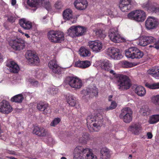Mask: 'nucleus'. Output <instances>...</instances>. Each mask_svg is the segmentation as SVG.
Returning <instances> with one entry per match:
<instances>
[{
  "instance_id": "1",
  "label": "nucleus",
  "mask_w": 159,
  "mask_h": 159,
  "mask_svg": "<svg viewBox=\"0 0 159 159\" xmlns=\"http://www.w3.org/2000/svg\"><path fill=\"white\" fill-rule=\"evenodd\" d=\"M86 120L87 127L91 132H98L103 122V117L99 113L95 116L90 115L88 116Z\"/></svg>"
},
{
  "instance_id": "2",
  "label": "nucleus",
  "mask_w": 159,
  "mask_h": 159,
  "mask_svg": "<svg viewBox=\"0 0 159 159\" xmlns=\"http://www.w3.org/2000/svg\"><path fill=\"white\" fill-rule=\"evenodd\" d=\"M89 148L84 149L82 147L78 146L75 149L74 159H97L96 156L92 152Z\"/></svg>"
},
{
  "instance_id": "3",
  "label": "nucleus",
  "mask_w": 159,
  "mask_h": 159,
  "mask_svg": "<svg viewBox=\"0 0 159 159\" xmlns=\"http://www.w3.org/2000/svg\"><path fill=\"white\" fill-rule=\"evenodd\" d=\"M116 80L120 91L127 90L130 88L131 84L129 77L125 75L118 74L116 75Z\"/></svg>"
},
{
  "instance_id": "4",
  "label": "nucleus",
  "mask_w": 159,
  "mask_h": 159,
  "mask_svg": "<svg viewBox=\"0 0 159 159\" xmlns=\"http://www.w3.org/2000/svg\"><path fill=\"white\" fill-rule=\"evenodd\" d=\"M47 36L49 40L54 43H59L64 38L63 33L59 30H50L48 32Z\"/></svg>"
},
{
  "instance_id": "5",
  "label": "nucleus",
  "mask_w": 159,
  "mask_h": 159,
  "mask_svg": "<svg viewBox=\"0 0 159 159\" xmlns=\"http://www.w3.org/2000/svg\"><path fill=\"white\" fill-rule=\"evenodd\" d=\"M125 56L132 59L142 58L144 55L143 52L136 47H132L125 50Z\"/></svg>"
},
{
  "instance_id": "6",
  "label": "nucleus",
  "mask_w": 159,
  "mask_h": 159,
  "mask_svg": "<svg viewBox=\"0 0 159 159\" xmlns=\"http://www.w3.org/2000/svg\"><path fill=\"white\" fill-rule=\"evenodd\" d=\"M65 82L72 88L75 90L80 89L82 86V81L77 77L73 76H67L66 78Z\"/></svg>"
},
{
  "instance_id": "7",
  "label": "nucleus",
  "mask_w": 159,
  "mask_h": 159,
  "mask_svg": "<svg viewBox=\"0 0 159 159\" xmlns=\"http://www.w3.org/2000/svg\"><path fill=\"white\" fill-rule=\"evenodd\" d=\"M133 111L129 107H125L121 110L120 117L123 119L124 121L127 123H129L132 120Z\"/></svg>"
},
{
  "instance_id": "8",
  "label": "nucleus",
  "mask_w": 159,
  "mask_h": 159,
  "mask_svg": "<svg viewBox=\"0 0 159 159\" xmlns=\"http://www.w3.org/2000/svg\"><path fill=\"white\" fill-rule=\"evenodd\" d=\"M9 44L15 50H20L25 47L24 41L20 39L16 38L11 39L9 42Z\"/></svg>"
},
{
  "instance_id": "9",
  "label": "nucleus",
  "mask_w": 159,
  "mask_h": 159,
  "mask_svg": "<svg viewBox=\"0 0 159 159\" xmlns=\"http://www.w3.org/2000/svg\"><path fill=\"white\" fill-rule=\"evenodd\" d=\"M142 7L145 10L149 13H155L159 15V5L156 2L150 3H145L143 4Z\"/></svg>"
},
{
  "instance_id": "10",
  "label": "nucleus",
  "mask_w": 159,
  "mask_h": 159,
  "mask_svg": "<svg viewBox=\"0 0 159 159\" xmlns=\"http://www.w3.org/2000/svg\"><path fill=\"white\" fill-rule=\"evenodd\" d=\"M108 36L110 40L115 43L122 42L125 41L124 39L118 33V31L114 28L110 30Z\"/></svg>"
},
{
  "instance_id": "11",
  "label": "nucleus",
  "mask_w": 159,
  "mask_h": 159,
  "mask_svg": "<svg viewBox=\"0 0 159 159\" xmlns=\"http://www.w3.org/2000/svg\"><path fill=\"white\" fill-rule=\"evenodd\" d=\"M25 57L30 64L37 65L39 62V59L38 56L31 50L27 51Z\"/></svg>"
},
{
  "instance_id": "12",
  "label": "nucleus",
  "mask_w": 159,
  "mask_h": 159,
  "mask_svg": "<svg viewBox=\"0 0 159 159\" xmlns=\"http://www.w3.org/2000/svg\"><path fill=\"white\" fill-rule=\"evenodd\" d=\"M106 53L109 57L114 59L119 60L122 57L120 50L115 48H108Z\"/></svg>"
},
{
  "instance_id": "13",
  "label": "nucleus",
  "mask_w": 159,
  "mask_h": 159,
  "mask_svg": "<svg viewBox=\"0 0 159 159\" xmlns=\"http://www.w3.org/2000/svg\"><path fill=\"white\" fill-rule=\"evenodd\" d=\"M37 108L44 115L49 114L51 112V109L49 105L45 102H39L37 104Z\"/></svg>"
},
{
  "instance_id": "14",
  "label": "nucleus",
  "mask_w": 159,
  "mask_h": 159,
  "mask_svg": "<svg viewBox=\"0 0 159 159\" xmlns=\"http://www.w3.org/2000/svg\"><path fill=\"white\" fill-rule=\"evenodd\" d=\"M158 25L157 18L152 16L148 17L145 22V26L148 30H152L156 28Z\"/></svg>"
},
{
  "instance_id": "15",
  "label": "nucleus",
  "mask_w": 159,
  "mask_h": 159,
  "mask_svg": "<svg viewBox=\"0 0 159 159\" xmlns=\"http://www.w3.org/2000/svg\"><path fill=\"white\" fill-rule=\"evenodd\" d=\"M156 39L152 36H143L139 39L138 44L141 46H145L152 43H156Z\"/></svg>"
},
{
  "instance_id": "16",
  "label": "nucleus",
  "mask_w": 159,
  "mask_h": 159,
  "mask_svg": "<svg viewBox=\"0 0 159 159\" xmlns=\"http://www.w3.org/2000/svg\"><path fill=\"white\" fill-rule=\"evenodd\" d=\"M48 66L53 73L57 74H61L62 69L56 60H53L50 61L48 63Z\"/></svg>"
},
{
  "instance_id": "17",
  "label": "nucleus",
  "mask_w": 159,
  "mask_h": 159,
  "mask_svg": "<svg viewBox=\"0 0 159 159\" xmlns=\"http://www.w3.org/2000/svg\"><path fill=\"white\" fill-rule=\"evenodd\" d=\"M12 110V107L7 101L3 100L0 103V111L3 113L8 114Z\"/></svg>"
},
{
  "instance_id": "18",
  "label": "nucleus",
  "mask_w": 159,
  "mask_h": 159,
  "mask_svg": "<svg viewBox=\"0 0 159 159\" xmlns=\"http://www.w3.org/2000/svg\"><path fill=\"white\" fill-rule=\"evenodd\" d=\"M88 45L93 51L96 52H100L102 47V43L98 41H89L88 43Z\"/></svg>"
},
{
  "instance_id": "19",
  "label": "nucleus",
  "mask_w": 159,
  "mask_h": 159,
  "mask_svg": "<svg viewBox=\"0 0 159 159\" xmlns=\"http://www.w3.org/2000/svg\"><path fill=\"white\" fill-rule=\"evenodd\" d=\"M75 7L79 10H84L88 6L87 0H75L74 3Z\"/></svg>"
},
{
  "instance_id": "20",
  "label": "nucleus",
  "mask_w": 159,
  "mask_h": 159,
  "mask_svg": "<svg viewBox=\"0 0 159 159\" xmlns=\"http://www.w3.org/2000/svg\"><path fill=\"white\" fill-rule=\"evenodd\" d=\"M63 16L64 19L69 20L72 23H75L76 22V18H73L72 11L70 9H68L65 10L63 12Z\"/></svg>"
},
{
  "instance_id": "21",
  "label": "nucleus",
  "mask_w": 159,
  "mask_h": 159,
  "mask_svg": "<svg viewBox=\"0 0 159 159\" xmlns=\"http://www.w3.org/2000/svg\"><path fill=\"white\" fill-rule=\"evenodd\" d=\"M83 93L85 96H89L90 98L96 96L98 95V89L97 88L94 87L92 89L87 88L83 90Z\"/></svg>"
},
{
  "instance_id": "22",
  "label": "nucleus",
  "mask_w": 159,
  "mask_h": 159,
  "mask_svg": "<svg viewBox=\"0 0 159 159\" xmlns=\"http://www.w3.org/2000/svg\"><path fill=\"white\" fill-rule=\"evenodd\" d=\"M19 24L20 26L25 30H29L32 28V26L31 22L25 18L20 20Z\"/></svg>"
},
{
  "instance_id": "23",
  "label": "nucleus",
  "mask_w": 159,
  "mask_h": 159,
  "mask_svg": "<svg viewBox=\"0 0 159 159\" xmlns=\"http://www.w3.org/2000/svg\"><path fill=\"white\" fill-rule=\"evenodd\" d=\"M33 133L39 136L44 137L46 135L47 131L43 127L36 126L34 128Z\"/></svg>"
},
{
  "instance_id": "24",
  "label": "nucleus",
  "mask_w": 159,
  "mask_h": 159,
  "mask_svg": "<svg viewBox=\"0 0 159 159\" xmlns=\"http://www.w3.org/2000/svg\"><path fill=\"white\" fill-rule=\"evenodd\" d=\"M146 18V14L141 10H135V20L137 21L143 22Z\"/></svg>"
},
{
  "instance_id": "25",
  "label": "nucleus",
  "mask_w": 159,
  "mask_h": 159,
  "mask_svg": "<svg viewBox=\"0 0 159 159\" xmlns=\"http://www.w3.org/2000/svg\"><path fill=\"white\" fill-rule=\"evenodd\" d=\"M91 65L90 62L88 61H82L79 60L75 63L76 67L84 69L89 67Z\"/></svg>"
},
{
  "instance_id": "26",
  "label": "nucleus",
  "mask_w": 159,
  "mask_h": 159,
  "mask_svg": "<svg viewBox=\"0 0 159 159\" xmlns=\"http://www.w3.org/2000/svg\"><path fill=\"white\" fill-rule=\"evenodd\" d=\"M147 73L148 74L151 75L152 76L157 78L159 77V67H153L148 70Z\"/></svg>"
},
{
  "instance_id": "27",
  "label": "nucleus",
  "mask_w": 159,
  "mask_h": 159,
  "mask_svg": "<svg viewBox=\"0 0 159 159\" xmlns=\"http://www.w3.org/2000/svg\"><path fill=\"white\" fill-rule=\"evenodd\" d=\"M7 66L9 67L10 71L14 73H18L19 70V66L14 61H11Z\"/></svg>"
},
{
  "instance_id": "28",
  "label": "nucleus",
  "mask_w": 159,
  "mask_h": 159,
  "mask_svg": "<svg viewBox=\"0 0 159 159\" xmlns=\"http://www.w3.org/2000/svg\"><path fill=\"white\" fill-rule=\"evenodd\" d=\"M141 129V127L140 125L137 124H134L130 126L129 128V129L132 133H134L136 135H138L139 134V131Z\"/></svg>"
},
{
  "instance_id": "29",
  "label": "nucleus",
  "mask_w": 159,
  "mask_h": 159,
  "mask_svg": "<svg viewBox=\"0 0 159 159\" xmlns=\"http://www.w3.org/2000/svg\"><path fill=\"white\" fill-rule=\"evenodd\" d=\"M101 159H109L110 154L108 149L104 148H102L100 151Z\"/></svg>"
},
{
  "instance_id": "30",
  "label": "nucleus",
  "mask_w": 159,
  "mask_h": 159,
  "mask_svg": "<svg viewBox=\"0 0 159 159\" xmlns=\"http://www.w3.org/2000/svg\"><path fill=\"white\" fill-rule=\"evenodd\" d=\"M134 91L136 94L140 97L144 96L146 93L145 88L141 86H137L136 88Z\"/></svg>"
},
{
  "instance_id": "31",
  "label": "nucleus",
  "mask_w": 159,
  "mask_h": 159,
  "mask_svg": "<svg viewBox=\"0 0 159 159\" xmlns=\"http://www.w3.org/2000/svg\"><path fill=\"white\" fill-rule=\"evenodd\" d=\"M139 111L140 114L143 116H147L151 114V110L147 105L143 106Z\"/></svg>"
},
{
  "instance_id": "32",
  "label": "nucleus",
  "mask_w": 159,
  "mask_h": 159,
  "mask_svg": "<svg viewBox=\"0 0 159 159\" xmlns=\"http://www.w3.org/2000/svg\"><path fill=\"white\" fill-rule=\"evenodd\" d=\"M24 98L23 95L22 94H20L12 97L10 100L11 102L20 103L22 102Z\"/></svg>"
},
{
  "instance_id": "33",
  "label": "nucleus",
  "mask_w": 159,
  "mask_h": 159,
  "mask_svg": "<svg viewBox=\"0 0 159 159\" xmlns=\"http://www.w3.org/2000/svg\"><path fill=\"white\" fill-rule=\"evenodd\" d=\"M39 2V0H28L27 3L30 7L34 8L33 10L35 11L37 9Z\"/></svg>"
},
{
  "instance_id": "34",
  "label": "nucleus",
  "mask_w": 159,
  "mask_h": 159,
  "mask_svg": "<svg viewBox=\"0 0 159 159\" xmlns=\"http://www.w3.org/2000/svg\"><path fill=\"white\" fill-rule=\"evenodd\" d=\"M80 54L83 57L89 56L91 54L90 51L84 47H81L80 50Z\"/></svg>"
},
{
  "instance_id": "35",
  "label": "nucleus",
  "mask_w": 159,
  "mask_h": 159,
  "mask_svg": "<svg viewBox=\"0 0 159 159\" xmlns=\"http://www.w3.org/2000/svg\"><path fill=\"white\" fill-rule=\"evenodd\" d=\"M159 121V114L153 115L150 116L148 122L151 124H154Z\"/></svg>"
},
{
  "instance_id": "36",
  "label": "nucleus",
  "mask_w": 159,
  "mask_h": 159,
  "mask_svg": "<svg viewBox=\"0 0 159 159\" xmlns=\"http://www.w3.org/2000/svg\"><path fill=\"white\" fill-rule=\"evenodd\" d=\"M75 27L77 37L81 36L84 34L86 31V29L84 27L79 25L75 26Z\"/></svg>"
},
{
  "instance_id": "37",
  "label": "nucleus",
  "mask_w": 159,
  "mask_h": 159,
  "mask_svg": "<svg viewBox=\"0 0 159 159\" xmlns=\"http://www.w3.org/2000/svg\"><path fill=\"white\" fill-rule=\"evenodd\" d=\"M101 68L102 69L106 71H109L111 68V64L109 61L104 60L101 64Z\"/></svg>"
},
{
  "instance_id": "38",
  "label": "nucleus",
  "mask_w": 159,
  "mask_h": 159,
  "mask_svg": "<svg viewBox=\"0 0 159 159\" xmlns=\"http://www.w3.org/2000/svg\"><path fill=\"white\" fill-rule=\"evenodd\" d=\"M76 33V27L75 25L71 26L68 30V34L73 38L77 37Z\"/></svg>"
},
{
  "instance_id": "39",
  "label": "nucleus",
  "mask_w": 159,
  "mask_h": 159,
  "mask_svg": "<svg viewBox=\"0 0 159 159\" xmlns=\"http://www.w3.org/2000/svg\"><path fill=\"white\" fill-rule=\"evenodd\" d=\"M67 101L69 105L71 106H74L76 103V99L73 95H69L67 98Z\"/></svg>"
},
{
  "instance_id": "40",
  "label": "nucleus",
  "mask_w": 159,
  "mask_h": 159,
  "mask_svg": "<svg viewBox=\"0 0 159 159\" xmlns=\"http://www.w3.org/2000/svg\"><path fill=\"white\" fill-rule=\"evenodd\" d=\"M90 139V134L87 132H84L82 135V137L79 139V141L81 143H85L87 140H89Z\"/></svg>"
},
{
  "instance_id": "41",
  "label": "nucleus",
  "mask_w": 159,
  "mask_h": 159,
  "mask_svg": "<svg viewBox=\"0 0 159 159\" xmlns=\"http://www.w3.org/2000/svg\"><path fill=\"white\" fill-rule=\"evenodd\" d=\"M93 31L94 34L101 39H103L105 37V35L102 33V30L100 29H95L93 30Z\"/></svg>"
},
{
  "instance_id": "42",
  "label": "nucleus",
  "mask_w": 159,
  "mask_h": 159,
  "mask_svg": "<svg viewBox=\"0 0 159 159\" xmlns=\"http://www.w3.org/2000/svg\"><path fill=\"white\" fill-rule=\"evenodd\" d=\"M145 86L147 88L152 89H159V83H157L152 84H150L148 83H146L145 84Z\"/></svg>"
},
{
  "instance_id": "43",
  "label": "nucleus",
  "mask_w": 159,
  "mask_h": 159,
  "mask_svg": "<svg viewBox=\"0 0 159 159\" xmlns=\"http://www.w3.org/2000/svg\"><path fill=\"white\" fill-rule=\"evenodd\" d=\"M119 7L122 11L124 12H127L130 10L131 5H125V4H120Z\"/></svg>"
},
{
  "instance_id": "44",
  "label": "nucleus",
  "mask_w": 159,
  "mask_h": 159,
  "mask_svg": "<svg viewBox=\"0 0 159 159\" xmlns=\"http://www.w3.org/2000/svg\"><path fill=\"white\" fill-rule=\"evenodd\" d=\"M43 6L45 7L47 9H49L51 8V5L49 0H39Z\"/></svg>"
},
{
  "instance_id": "45",
  "label": "nucleus",
  "mask_w": 159,
  "mask_h": 159,
  "mask_svg": "<svg viewBox=\"0 0 159 159\" xmlns=\"http://www.w3.org/2000/svg\"><path fill=\"white\" fill-rule=\"evenodd\" d=\"M122 66L125 68H129L133 66L132 63L127 61H124L121 62Z\"/></svg>"
},
{
  "instance_id": "46",
  "label": "nucleus",
  "mask_w": 159,
  "mask_h": 159,
  "mask_svg": "<svg viewBox=\"0 0 159 159\" xmlns=\"http://www.w3.org/2000/svg\"><path fill=\"white\" fill-rule=\"evenodd\" d=\"M152 102L155 105H159V95L154 96L152 98Z\"/></svg>"
},
{
  "instance_id": "47",
  "label": "nucleus",
  "mask_w": 159,
  "mask_h": 159,
  "mask_svg": "<svg viewBox=\"0 0 159 159\" xmlns=\"http://www.w3.org/2000/svg\"><path fill=\"white\" fill-rule=\"evenodd\" d=\"M61 121V119L58 117L55 118L50 123V125L52 126H55Z\"/></svg>"
},
{
  "instance_id": "48",
  "label": "nucleus",
  "mask_w": 159,
  "mask_h": 159,
  "mask_svg": "<svg viewBox=\"0 0 159 159\" xmlns=\"http://www.w3.org/2000/svg\"><path fill=\"white\" fill-rule=\"evenodd\" d=\"M117 106V104L115 102H112L111 104L109 107H107L105 109L106 111H109L110 110H112L116 108Z\"/></svg>"
},
{
  "instance_id": "49",
  "label": "nucleus",
  "mask_w": 159,
  "mask_h": 159,
  "mask_svg": "<svg viewBox=\"0 0 159 159\" xmlns=\"http://www.w3.org/2000/svg\"><path fill=\"white\" fill-rule=\"evenodd\" d=\"M7 17V21L8 22L11 23L15 22L16 19V17L12 15L8 16Z\"/></svg>"
},
{
  "instance_id": "50",
  "label": "nucleus",
  "mask_w": 159,
  "mask_h": 159,
  "mask_svg": "<svg viewBox=\"0 0 159 159\" xmlns=\"http://www.w3.org/2000/svg\"><path fill=\"white\" fill-rule=\"evenodd\" d=\"M127 16L129 18L135 20V11H131L128 14Z\"/></svg>"
},
{
  "instance_id": "51",
  "label": "nucleus",
  "mask_w": 159,
  "mask_h": 159,
  "mask_svg": "<svg viewBox=\"0 0 159 159\" xmlns=\"http://www.w3.org/2000/svg\"><path fill=\"white\" fill-rule=\"evenodd\" d=\"M132 0H120V3L125 5H131V6Z\"/></svg>"
},
{
  "instance_id": "52",
  "label": "nucleus",
  "mask_w": 159,
  "mask_h": 159,
  "mask_svg": "<svg viewBox=\"0 0 159 159\" xmlns=\"http://www.w3.org/2000/svg\"><path fill=\"white\" fill-rule=\"evenodd\" d=\"M62 6V3L60 2H57L55 4V8L58 10L61 9Z\"/></svg>"
},
{
  "instance_id": "53",
  "label": "nucleus",
  "mask_w": 159,
  "mask_h": 159,
  "mask_svg": "<svg viewBox=\"0 0 159 159\" xmlns=\"http://www.w3.org/2000/svg\"><path fill=\"white\" fill-rule=\"evenodd\" d=\"M149 47H153L157 49H159V38L158 41L156 42L153 45H151L149 46Z\"/></svg>"
},
{
  "instance_id": "54",
  "label": "nucleus",
  "mask_w": 159,
  "mask_h": 159,
  "mask_svg": "<svg viewBox=\"0 0 159 159\" xmlns=\"http://www.w3.org/2000/svg\"><path fill=\"white\" fill-rule=\"evenodd\" d=\"M57 89L54 88L52 87L50 88V92L52 95H54L57 93Z\"/></svg>"
},
{
  "instance_id": "55",
  "label": "nucleus",
  "mask_w": 159,
  "mask_h": 159,
  "mask_svg": "<svg viewBox=\"0 0 159 159\" xmlns=\"http://www.w3.org/2000/svg\"><path fill=\"white\" fill-rule=\"evenodd\" d=\"M30 82L34 86H38L39 84L38 82L35 80H31L30 81Z\"/></svg>"
},
{
  "instance_id": "56",
  "label": "nucleus",
  "mask_w": 159,
  "mask_h": 159,
  "mask_svg": "<svg viewBox=\"0 0 159 159\" xmlns=\"http://www.w3.org/2000/svg\"><path fill=\"white\" fill-rule=\"evenodd\" d=\"M147 136L148 139H151L152 137V134L151 133L149 132L147 133Z\"/></svg>"
},
{
  "instance_id": "57",
  "label": "nucleus",
  "mask_w": 159,
  "mask_h": 159,
  "mask_svg": "<svg viewBox=\"0 0 159 159\" xmlns=\"http://www.w3.org/2000/svg\"><path fill=\"white\" fill-rule=\"evenodd\" d=\"M6 152L12 155H15L16 154V152L13 151L7 150Z\"/></svg>"
},
{
  "instance_id": "58",
  "label": "nucleus",
  "mask_w": 159,
  "mask_h": 159,
  "mask_svg": "<svg viewBox=\"0 0 159 159\" xmlns=\"http://www.w3.org/2000/svg\"><path fill=\"white\" fill-rule=\"evenodd\" d=\"M3 57L2 55L0 53V63L3 61Z\"/></svg>"
},
{
  "instance_id": "59",
  "label": "nucleus",
  "mask_w": 159,
  "mask_h": 159,
  "mask_svg": "<svg viewBox=\"0 0 159 159\" xmlns=\"http://www.w3.org/2000/svg\"><path fill=\"white\" fill-rule=\"evenodd\" d=\"M11 3V4L12 6L15 5L16 3V0H10Z\"/></svg>"
},
{
  "instance_id": "60",
  "label": "nucleus",
  "mask_w": 159,
  "mask_h": 159,
  "mask_svg": "<svg viewBox=\"0 0 159 159\" xmlns=\"http://www.w3.org/2000/svg\"><path fill=\"white\" fill-rule=\"evenodd\" d=\"M6 157L7 158H9L10 159H18L13 157H12V156H11V157L7 156V157Z\"/></svg>"
},
{
  "instance_id": "61",
  "label": "nucleus",
  "mask_w": 159,
  "mask_h": 159,
  "mask_svg": "<svg viewBox=\"0 0 159 159\" xmlns=\"http://www.w3.org/2000/svg\"><path fill=\"white\" fill-rule=\"evenodd\" d=\"M18 32H19V33H21L22 34H24V33H23L22 31V30L20 29H19L18 30Z\"/></svg>"
},
{
  "instance_id": "62",
  "label": "nucleus",
  "mask_w": 159,
  "mask_h": 159,
  "mask_svg": "<svg viewBox=\"0 0 159 159\" xmlns=\"http://www.w3.org/2000/svg\"><path fill=\"white\" fill-rule=\"evenodd\" d=\"M109 71H110V73L112 74H115L114 71L113 70H110Z\"/></svg>"
},
{
  "instance_id": "63",
  "label": "nucleus",
  "mask_w": 159,
  "mask_h": 159,
  "mask_svg": "<svg viewBox=\"0 0 159 159\" xmlns=\"http://www.w3.org/2000/svg\"><path fill=\"white\" fill-rule=\"evenodd\" d=\"M112 95H110L109 97V101H111V99L112 98Z\"/></svg>"
},
{
  "instance_id": "64",
  "label": "nucleus",
  "mask_w": 159,
  "mask_h": 159,
  "mask_svg": "<svg viewBox=\"0 0 159 159\" xmlns=\"http://www.w3.org/2000/svg\"><path fill=\"white\" fill-rule=\"evenodd\" d=\"M25 35L27 37V38H29L30 37V36L28 34H25Z\"/></svg>"
}]
</instances>
